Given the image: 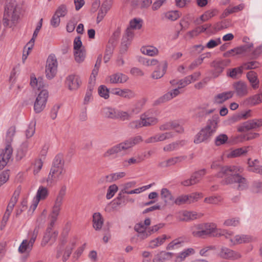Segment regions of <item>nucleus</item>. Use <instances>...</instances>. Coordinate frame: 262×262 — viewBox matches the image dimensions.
<instances>
[{"mask_svg": "<svg viewBox=\"0 0 262 262\" xmlns=\"http://www.w3.org/2000/svg\"><path fill=\"white\" fill-rule=\"evenodd\" d=\"M243 171V168L239 166H225L221 168V170L216 176L218 177H223L225 176L226 177L224 181L225 184H236L238 189L242 190L248 187L247 180L239 174Z\"/></svg>", "mask_w": 262, "mask_h": 262, "instance_id": "1", "label": "nucleus"}, {"mask_svg": "<svg viewBox=\"0 0 262 262\" xmlns=\"http://www.w3.org/2000/svg\"><path fill=\"white\" fill-rule=\"evenodd\" d=\"M219 119V116L215 115L208 121L207 125L195 136L193 141L195 144L207 143L211 139L217 128Z\"/></svg>", "mask_w": 262, "mask_h": 262, "instance_id": "2", "label": "nucleus"}, {"mask_svg": "<svg viewBox=\"0 0 262 262\" xmlns=\"http://www.w3.org/2000/svg\"><path fill=\"white\" fill-rule=\"evenodd\" d=\"M224 230L217 228L214 223H207L194 226L192 229V234L196 237H204L208 235L220 237L222 236Z\"/></svg>", "mask_w": 262, "mask_h": 262, "instance_id": "3", "label": "nucleus"}, {"mask_svg": "<svg viewBox=\"0 0 262 262\" xmlns=\"http://www.w3.org/2000/svg\"><path fill=\"white\" fill-rule=\"evenodd\" d=\"M62 155H57L53 160L52 166L47 179L48 185L52 186L54 182L62 179L66 173Z\"/></svg>", "mask_w": 262, "mask_h": 262, "instance_id": "4", "label": "nucleus"}, {"mask_svg": "<svg viewBox=\"0 0 262 262\" xmlns=\"http://www.w3.org/2000/svg\"><path fill=\"white\" fill-rule=\"evenodd\" d=\"M142 140V137L139 136L117 144L108 148L103 154V157L108 158L112 156L116 157L118 154H122L136 144L140 143Z\"/></svg>", "mask_w": 262, "mask_h": 262, "instance_id": "5", "label": "nucleus"}, {"mask_svg": "<svg viewBox=\"0 0 262 262\" xmlns=\"http://www.w3.org/2000/svg\"><path fill=\"white\" fill-rule=\"evenodd\" d=\"M19 14V9L15 2L8 3L4 15V26L9 28L15 26L18 21Z\"/></svg>", "mask_w": 262, "mask_h": 262, "instance_id": "6", "label": "nucleus"}, {"mask_svg": "<svg viewBox=\"0 0 262 262\" xmlns=\"http://www.w3.org/2000/svg\"><path fill=\"white\" fill-rule=\"evenodd\" d=\"M67 186L64 185L60 188L52 207V211L49 215L50 226L53 227L61 210L63 200L66 194Z\"/></svg>", "mask_w": 262, "mask_h": 262, "instance_id": "7", "label": "nucleus"}, {"mask_svg": "<svg viewBox=\"0 0 262 262\" xmlns=\"http://www.w3.org/2000/svg\"><path fill=\"white\" fill-rule=\"evenodd\" d=\"M154 111L149 110L141 115L140 119L130 122L129 126L132 128L154 126L157 124L158 119L154 115Z\"/></svg>", "mask_w": 262, "mask_h": 262, "instance_id": "8", "label": "nucleus"}, {"mask_svg": "<svg viewBox=\"0 0 262 262\" xmlns=\"http://www.w3.org/2000/svg\"><path fill=\"white\" fill-rule=\"evenodd\" d=\"M226 239L229 240V245L234 246L237 245L248 244L253 241L252 236L248 234H239L233 236V232L224 229L223 235Z\"/></svg>", "mask_w": 262, "mask_h": 262, "instance_id": "9", "label": "nucleus"}, {"mask_svg": "<svg viewBox=\"0 0 262 262\" xmlns=\"http://www.w3.org/2000/svg\"><path fill=\"white\" fill-rule=\"evenodd\" d=\"M39 227H36L33 231L28 233V238L24 239L18 247L20 253H29L32 250L35 241L38 234Z\"/></svg>", "mask_w": 262, "mask_h": 262, "instance_id": "10", "label": "nucleus"}, {"mask_svg": "<svg viewBox=\"0 0 262 262\" xmlns=\"http://www.w3.org/2000/svg\"><path fill=\"white\" fill-rule=\"evenodd\" d=\"M206 173V170L205 169L195 171L191 174L189 178L182 181L181 184L185 187L196 185L201 182Z\"/></svg>", "mask_w": 262, "mask_h": 262, "instance_id": "11", "label": "nucleus"}, {"mask_svg": "<svg viewBox=\"0 0 262 262\" xmlns=\"http://www.w3.org/2000/svg\"><path fill=\"white\" fill-rule=\"evenodd\" d=\"M48 96L46 90H42L38 94L34 104V110L36 113H40L45 108Z\"/></svg>", "mask_w": 262, "mask_h": 262, "instance_id": "12", "label": "nucleus"}, {"mask_svg": "<svg viewBox=\"0 0 262 262\" xmlns=\"http://www.w3.org/2000/svg\"><path fill=\"white\" fill-rule=\"evenodd\" d=\"M58 62L55 55L51 54L47 58L46 66V74L47 77L51 79L56 75Z\"/></svg>", "mask_w": 262, "mask_h": 262, "instance_id": "13", "label": "nucleus"}, {"mask_svg": "<svg viewBox=\"0 0 262 262\" xmlns=\"http://www.w3.org/2000/svg\"><path fill=\"white\" fill-rule=\"evenodd\" d=\"M234 94L237 97L242 98L247 96L249 93V88L247 83L243 81H238L233 84Z\"/></svg>", "mask_w": 262, "mask_h": 262, "instance_id": "14", "label": "nucleus"}, {"mask_svg": "<svg viewBox=\"0 0 262 262\" xmlns=\"http://www.w3.org/2000/svg\"><path fill=\"white\" fill-rule=\"evenodd\" d=\"M12 148L8 144L4 149H0V170L3 169L7 165L12 154Z\"/></svg>", "mask_w": 262, "mask_h": 262, "instance_id": "15", "label": "nucleus"}, {"mask_svg": "<svg viewBox=\"0 0 262 262\" xmlns=\"http://www.w3.org/2000/svg\"><path fill=\"white\" fill-rule=\"evenodd\" d=\"M203 214L198 213L194 211H188L184 210L178 212L177 214V218L180 221L188 222L200 218Z\"/></svg>", "mask_w": 262, "mask_h": 262, "instance_id": "16", "label": "nucleus"}, {"mask_svg": "<svg viewBox=\"0 0 262 262\" xmlns=\"http://www.w3.org/2000/svg\"><path fill=\"white\" fill-rule=\"evenodd\" d=\"M128 79V77L125 74L117 72L114 73L106 78V82L110 84L124 83Z\"/></svg>", "mask_w": 262, "mask_h": 262, "instance_id": "17", "label": "nucleus"}, {"mask_svg": "<svg viewBox=\"0 0 262 262\" xmlns=\"http://www.w3.org/2000/svg\"><path fill=\"white\" fill-rule=\"evenodd\" d=\"M230 62L229 60H217L213 61L211 66L215 71L214 77H217L223 71L224 68L229 65Z\"/></svg>", "mask_w": 262, "mask_h": 262, "instance_id": "18", "label": "nucleus"}, {"mask_svg": "<svg viewBox=\"0 0 262 262\" xmlns=\"http://www.w3.org/2000/svg\"><path fill=\"white\" fill-rule=\"evenodd\" d=\"M173 137L171 132H166L163 133H158L155 136L150 137L145 140L146 143H151L157 142H161L164 140L169 139Z\"/></svg>", "mask_w": 262, "mask_h": 262, "instance_id": "19", "label": "nucleus"}, {"mask_svg": "<svg viewBox=\"0 0 262 262\" xmlns=\"http://www.w3.org/2000/svg\"><path fill=\"white\" fill-rule=\"evenodd\" d=\"M187 157L186 156H180L177 157H171L168 159L163 161L159 164V166L161 167H168L173 166L177 163L182 162Z\"/></svg>", "mask_w": 262, "mask_h": 262, "instance_id": "20", "label": "nucleus"}, {"mask_svg": "<svg viewBox=\"0 0 262 262\" xmlns=\"http://www.w3.org/2000/svg\"><path fill=\"white\" fill-rule=\"evenodd\" d=\"M111 93L114 95L129 99H133L136 97L135 93L128 89H121L115 88L112 90Z\"/></svg>", "mask_w": 262, "mask_h": 262, "instance_id": "21", "label": "nucleus"}, {"mask_svg": "<svg viewBox=\"0 0 262 262\" xmlns=\"http://www.w3.org/2000/svg\"><path fill=\"white\" fill-rule=\"evenodd\" d=\"M221 256L225 259H238L242 257L241 254L237 251L224 247L221 249Z\"/></svg>", "mask_w": 262, "mask_h": 262, "instance_id": "22", "label": "nucleus"}, {"mask_svg": "<svg viewBox=\"0 0 262 262\" xmlns=\"http://www.w3.org/2000/svg\"><path fill=\"white\" fill-rule=\"evenodd\" d=\"M194 253V250L192 248H189L185 249L178 253H173V262H183L187 257L193 254Z\"/></svg>", "mask_w": 262, "mask_h": 262, "instance_id": "23", "label": "nucleus"}, {"mask_svg": "<svg viewBox=\"0 0 262 262\" xmlns=\"http://www.w3.org/2000/svg\"><path fill=\"white\" fill-rule=\"evenodd\" d=\"M48 194L49 191L46 187L42 186H39L36 193V199L33 204V209L36 208L39 201L45 200L48 196Z\"/></svg>", "mask_w": 262, "mask_h": 262, "instance_id": "24", "label": "nucleus"}, {"mask_svg": "<svg viewBox=\"0 0 262 262\" xmlns=\"http://www.w3.org/2000/svg\"><path fill=\"white\" fill-rule=\"evenodd\" d=\"M66 83L70 90H75L79 87L81 81L78 76L71 75L67 77Z\"/></svg>", "mask_w": 262, "mask_h": 262, "instance_id": "25", "label": "nucleus"}, {"mask_svg": "<svg viewBox=\"0 0 262 262\" xmlns=\"http://www.w3.org/2000/svg\"><path fill=\"white\" fill-rule=\"evenodd\" d=\"M169 237L166 234H162L155 238L150 240L148 243V248L154 249H156L164 244L166 240L168 239Z\"/></svg>", "mask_w": 262, "mask_h": 262, "instance_id": "26", "label": "nucleus"}, {"mask_svg": "<svg viewBox=\"0 0 262 262\" xmlns=\"http://www.w3.org/2000/svg\"><path fill=\"white\" fill-rule=\"evenodd\" d=\"M151 224V221L149 218H146L143 223L140 222L135 225L134 227L135 230L138 233V237H140L144 233V232L149 227V226Z\"/></svg>", "mask_w": 262, "mask_h": 262, "instance_id": "27", "label": "nucleus"}, {"mask_svg": "<svg viewBox=\"0 0 262 262\" xmlns=\"http://www.w3.org/2000/svg\"><path fill=\"white\" fill-rule=\"evenodd\" d=\"M234 95V92L231 91L223 92L215 95L214 97L213 102L215 104H222L226 100L231 98Z\"/></svg>", "mask_w": 262, "mask_h": 262, "instance_id": "28", "label": "nucleus"}, {"mask_svg": "<svg viewBox=\"0 0 262 262\" xmlns=\"http://www.w3.org/2000/svg\"><path fill=\"white\" fill-rule=\"evenodd\" d=\"M146 102L144 99H142L135 101L132 106L130 107L129 111L130 112L132 116L137 115L140 113Z\"/></svg>", "mask_w": 262, "mask_h": 262, "instance_id": "29", "label": "nucleus"}, {"mask_svg": "<svg viewBox=\"0 0 262 262\" xmlns=\"http://www.w3.org/2000/svg\"><path fill=\"white\" fill-rule=\"evenodd\" d=\"M217 13V10L216 9L208 10L201 15L200 17L196 18L195 20V23L197 25L201 24L203 22L206 21L216 15Z\"/></svg>", "mask_w": 262, "mask_h": 262, "instance_id": "30", "label": "nucleus"}, {"mask_svg": "<svg viewBox=\"0 0 262 262\" xmlns=\"http://www.w3.org/2000/svg\"><path fill=\"white\" fill-rule=\"evenodd\" d=\"M167 68V63L164 62L158 64L157 69L155 70L151 74V77L153 79H159L162 77L165 74Z\"/></svg>", "mask_w": 262, "mask_h": 262, "instance_id": "31", "label": "nucleus"}, {"mask_svg": "<svg viewBox=\"0 0 262 262\" xmlns=\"http://www.w3.org/2000/svg\"><path fill=\"white\" fill-rule=\"evenodd\" d=\"M161 197L167 205H173L174 198L171 192L167 188H163L161 190Z\"/></svg>", "mask_w": 262, "mask_h": 262, "instance_id": "32", "label": "nucleus"}, {"mask_svg": "<svg viewBox=\"0 0 262 262\" xmlns=\"http://www.w3.org/2000/svg\"><path fill=\"white\" fill-rule=\"evenodd\" d=\"M173 253L169 252L162 251L155 255L152 262H164L170 259L173 256Z\"/></svg>", "mask_w": 262, "mask_h": 262, "instance_id": "33", "label": "nucleus"}, {"mask_svg": "<svg viewBox=\"0 0 262 262\" xmlns=\"http://www.w3.org/2000/svg\"><path fill=\"white\" fill-rule=\"evenodd\" d=\"M246 76L251 87L254 90L258 89L259 87V81L258 79L256 73L253 71H249L247 73Z\"/></svg>", "mask_w": 262, "mask_h": 262, "instance_id": "34", "label": "nucleus"}, {"mask_svg": "<svg viewBox=\"0 0 262 262\" xmlns=\"http://www.w3.org/2000/svg\"><path fill=\"white\" fill-rule=\"evenodd\" d=\"M165 226L164 223H160L151 227H149L145 232L140 237V238L144 239L150 236L151 234L157 232L159 230Z\"/></svg>", "mask_w": 262, "mask_h": 262, "instance_id": "35", "label": "nucleus"}, {"mask_svg": "<svg viewBox=\"0 0 262 262\" xmlns=\"http://www.w3.org/2000/svg\"><path fill=\"white\" fill-rule=\"evenodd\" d=\"M104 220L99 212H96L93 215V226L96 230H100L103 225Z\"/></svg>", "mask_w": 262, "mask_h": 262, "instance_id": "36", "label": "nucleus"}, {"mask_svg": "<svg viewBox=\"0 0 262 262\" xmlns=\"http://www.w3.org/2000/svg\"><path fill=\"white\" fill-rule=\"evenodd\" d=\"M76 244V240L75 238L72 239L69 241L68 244L67 245L64 254L62 256V260L67 261L72 253L73 249L75 248Z\"/></svg>", "mask_w": 262, "mask_h": 262, "instance_id": "37", "label": "nucleus"}, {"mask_svg": "<svg viewBox=\"0 0 262 262\" xmlns=\"http://www.w3.org/2000/svg\"><path fill=\"white\" fill-rule=\"evenodd\" d=\"M181 16V13L178 10H172L164 12L162 15V19L170 21H175Z\"/></svg>", "mask_w": 262, "mask_h": 262, "instance_id": "38", "label": "nucleus"}, {"mask_svg": "<svg viewBox=\"0 0 262 262\" xmlns=\"http://www.w3.org/2000/svg\"><path fill=\"white\" fill-rule=\"evenodd\" d=\"M136 184V182L135 181H130L127 182L122 185L123 188L121 189L120 193L119 194L117 198V202L116 203L118 205H120L121 204V202L120 201V199L122 197L121 193H122L128 194V192H129V191H128V190L129 188L135 187Z\"/></svg>", "mask_w": 262, "mask_h": 262, "instance_id": "39", "label": "nucleus"}, {"mask_svg": "<svg viewBox=\"0 0 262 262\" xmlns=\"http://www.w3.org/2000/svg\"><path fill=\"white\" fill-rule=\"evenodd\" d=\"M30 85L34 90H40L44 87V82L41 78L37 79L34 75H32L30 77Z\"/></svg>", "mask_w": 262, "mask_h": 262, "instance_id": "40", "label": "nucleus"}, {"mask_svg": "<svg viewBox=\"0 0 262 262\" xmlns=\"http://www.w3.org/2000/svg\"><path fill=\"white\" fill-rule=\"evenodd\" d=\"M117 110L111 107H105L101 110L102 115L106 118L116 119Z\"/></svg>", "mask_w": 262, "mask_h": 262, "instance_id": "41", "label": "nucleus"}, {"mask_svg": "<svg viewBox=\"0 0 262 262\" xmlns=\"http://www.w3.org/2000/svg\"><path fill=\"white\" fill-rule=\"evenodd\" d=\"M179 90L177 88L167 92L160 98L161 102H166L177 97L181 93Z\"/></svg>", "mask_w": 262, "mask_h": 262, "instance_id": "42", "label": "nucleus"}, {"mask_svg": "<svg viewBox=\"0 0 262 262\" xmlns=\"http://www.w3.org/2000/svg\"><path fill=\"white\" fill-rule=\"evenodd\" d=\"M52 227H53L50 226V224L48 227L41 243V245L42 246H46L50 241L52 236H54L55 237L57 235V234L55 232H52Z\"/></svg>", "mask_w": 262, "mask_h": 262, "instance_id": "43", "label": "nucleus"}, {"mask_svg": "<svg viewBox=\"0 0 262 262\" xmlns=\"http://www.w3.org/2000/svg\"><path fill=\"white\" fill-rule=\"evenodd\" d=\"M141 51L143 54L150 56H156L159 53L158 49L153 46L142 47Z\"/></svg>", "mask_w": 262, "mask_h": 262, "instance_id": "44", "label": "nucleus"}, {"mask_svg": "<svg viewBox=\"0 0 262 262\" xmlns=\"http://www.w3.org/2000/svg\"><path fill=\"white\" fill-rule=\"evenodd\" d=\"M244 6L243 4H240L238 6H234L233 7H228L226 8L223 13H222L221 17L222 18H225L228 16L229 14L235 12H237L243 9Z\"/></svg>", "mask_w": 262, "mask_h": 262, "instance_id": "45", "label": "nucleus"}, {"mask_svg": "<svg viewBox=\"0 0 262 262\" xmlns=\"http://www.w3.org/2000/svg\"><path fill=\"white\" fill-rule=\"evenodd\" d=\"M182 141H177L167 144L163 147V150L166 152H171L176 150L182 146Z\"/></svg>", "mask_w": 262, "mask_h": 262, "instance_id": "46", "label": "nucleus"}, {"mask_svg": "<svg viewBox=\"0 0 262 262\" xmlns=\"http://www.w3.org/2000/svg\"><path fill=\"white\" fill-rule=\"evenodd\" d=\"M261 98L259 94H257L247 98L245 100V103L248 105H256L262 102L260 99Z\"/></svg>", "mask_w": 262, "mask_h": 262, "instance_id": "47", "label": "nucleus"}, {"mask_svg": "<svg viewBox=\"0 0 262 262\" xmlns=\"http://www.w3.org/2000/svg\"><path fill=\"white\" fill-rule=\"evenodd\" d=\"M132 117V116L129 111H124L117 110L116 119H119L121 121L128 120Z\"/></svg>", "mask_w": 262, "mask_h": 262, "instance_id": "48", "label": "nucleus"}, {"mask_svg": "<svg viewBox=\"0 0 262 262\" xmlns=\"http://www.w3.org/2000/svg\"><path fill=\"white\" fill-rule=\"evenodd\" d=\"M253 129H254V128L252 120H250L242 123L238 127L237 130L239 132H246Z\"/></svg>", "mask_w": 262, "mask_h": 262, "instance_id": "49", "label": "nucleus"}, {"mask_svg": "<svg viewBox=\"0 0 262 262\" xmlns=\"http://www.w3.org/2000/svg\"><path fill=\"white\" fill-rule=\"evenodd\" d=\"M109 9L110 7L106 4L103 3L97 15V21L98 23L103 19Z\"/></svg>", "mask_w": 262, "mask_h": 262, "instance_id": "50", "label": "nucleus"}, {"mask_svg": "<svg viewBox=\"0 0 262 262\" xmlns=\"http://www.w3.org/2000/svg\"><path fill=\"white\" fill-rule=\"evenodd\" d=\"M74 55L75 61L78 63L82 62L85 58L86 52L85 49L74 51Z\"/></svg>", "mask_w": 262, "mask_h": 262, "instance_id": "51", "label": "nucleus"}, {"mask_svg": "<svg viewBox=\"0 0 262 262\" xmlns=\"http://www.w3.org/2000/svg\"><path fill=\"white\" fill-rule=\"evenodd\" d=\"M223 201L222 198L220 195H212L205 198L204 202L209 204H218Z\"/></svg>", "mask_w": 262, "mask_h": 262, "instance_id": "52", "label": "nucleus"}, {"mask_svg": "<svg viewBox=\"0 0 262 262\" xmlns=\"http://www.w3.org/2000/svg\"><path fill=\"white\" fill-rule=\"evenodd\" d=\"M259 66V63L256 61H249L244 62L242 64L244 70L255 69L258 68Z\"/></svg>", "mask_w": 262, "mask_h": 262, "instance_id": "53", "label": "nucleus"}, {"mask_svg": "<svg viewBox=\"0 0 262 262\" xmlns=\"http://www.w3.org/2000/svg\"><path fill=\"white\" fill-rule=\"evenodd\" d=\"M133 5H139L141 8H147L152 4L151 0H130Z\"/></svg>", "mask_w": 262, "mask_h": 262, "instance_id": "54", "label": "nucleus"}, {"mask_svg": "<svg viewBox=\"0 0 262 262\" xmlns=\"http://www.w3.org/2000/svg\"><path fill=\"white\" fill-rule=\"evenodd\" d=\"M245 52L244 47H237L230 50L224 53V56L225 57L233 56L238 54H242Z\"/></svg>", "mask_w": 262, "mask_h": 262, "instance_id": "55", "label": "nucleus"}, {"mask_svg": "<svg viewBox=\"0 0 262 262\" xmlns=\"http://www.w3.org/2000/svg\"><path fill=\"white\" fill-rule=\"evenodd\" d=\"M249 148V147H244L235 149L231 151V152L230 153V156L231 157H239L243 155L246 154L248 152V149Z\"/></svg>", "mask_w": 262, "mask_h": 262, "instance_id": "56", "label": "nucleus"}, {"mask_svg": "<svg viewBox=\"0 0 262 262\" xmlns=\"http://www.w3.org/2000/svg\"><path fill=\"white\" fill-rule=\"evenodd\" d=\"M142 160L143 159L139 156L131 157L128 159L125 160L123 164L124 166L127 167L131 165L140 163Z\"/></svg>", "mask_w": 262, "mask_h": 262, "instance_id": "57", "label": "nucleus"}, {"mask_svg": "<svg viewBox=\"0 0 262 262\" xmlns=\"http://www.w3.org/2000/svg\"><path fill=\"white\" fill-rule=\"evenodd\" d=\"M240 224V219L239 217H233L228 219L224 222L223 225L224 226L229 227H236Z\"/></svg>", "mask_w": 262, "mask_h": 262, "instance_id": "58", "label": "nucleus"}, {"mask_svg": "<svg viewBox=\"0 0 262 262\" xmlns=\"http://www.w3.org/2000/svg\"><path fill=\"white\" fill-rule=\"evenodd\" d=\"M16 133V127L15 126H10L7 130L6 133V140L8 143H10Z\"/></svg>", "mask_w": 262, "mask_h": 262, "instance_id": "59", "label": "nucleus"}, {"mask_svg": "<svg viewBox=\"0 0 262 262\" xmlns=\"http://www.w3.org/2000/svg\"><path fill=\"white\" fill-rule=\"evenodd\" d=\"M142 26V20L140 18H134L129 22V27L133 30H139Z\"/></svg>", "mask_w": 262, "mask_h": 262, "instance_id": "60", "label": "nucleus"}, {"mask_svg": "<svg viewBox=\"0 0 262 262\" xmlns=\"http://www.w3.org/2000/svg\"><path fill=\"white\" fill-rule=\"evenodd\" d=\"M125 176V173L124 172H119L114 173H111L110 175L106 176V179L108 181H115L117 180L123 178Z\"/></svg>", "mask_w": 262, "mask_h": 262, "instance_id": "61", "label": "nucleus"}, {"mask_svg": "<svg viewBox=\"0 0 262 262\" xmlns=\"http://www.w3.org/2000/svg\"><path fill=\"white\" fill-rule=\"evenodd\" d=\"M243 71L244 70L241 66L230 70L229 72L228 73V75L232 78L235 79L238 75H241L243 73Z\"/></svg>", "mask_w": 262, "mask_h": 262, "instance_id": "62", "label": "nucleus"}, {"mask_svg": "<svg viewBox=\"0 0 262 262\" xmlns=\"http://www.w3.org/2000/svg\"><path fill=\"white\" fill-rule=\"evenodd\" d=\"M188 203V195H181L174 199L173 204L177 205H181Z\"/></svg>", "mask_w": 262, "mask_h": 262, "instance_id": "63", "label": "nucleus"}, {"mask_svg": "<svg viewBox=\"0 0 262 262\" xmlns=\"http://www.w3.org/2000/svg\"><path fill=\"white\" fill-rule=\"evenodd\" d=\"M118 188L116 184H113L109 186L106 195L107 199L110 200L115 195L118 191Z\"/></svg>", "mask_w": 262, "mask_h": 262, "instance_id": "64", "label": "nucleus"}]
</instances>
